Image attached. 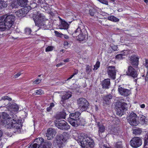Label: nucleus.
<instances>
[{
	"instance_id": "obj_1",
	"label": "nucleus",
	"mask_w": 148,
	"mask_h": 148,
	"mask_svg": "<svg viewBox=\"0 0 148 148\" xmlns=\"http://www.w3.org/2000/svg\"><path fill=\"white\" fill-rule=\"evenodd\" d=\"M15 16L12 14L5 15L0 17V31L7 32L5 33L6 35L11 34V31L10 29L14 24Z\"/></svg>"
},
{
	"instance_id": "obj_2",
	"label": "nucleus",
	"mask_w": 148,
	"mask_h": 148,
	"mask_svg": "<svg viewBox=\"0 0 148 148\" xmlns=\"http://www.w3.org/2000/svg\"><path fill=\"white\" fill-rule=\"evenodd\" d=\"M2 115L3 119L2 122L5 125V127L7 129H12L14 133L19 132L20 131L21 127L20 124L10 119V116L6 112H3Z\"/></svg>"
},
{
	"instance_id": "obj_3",
	"label": "nucleus",
	"mask_w": 148,
	"mask_h": 148,
	"mask_svg": "<svg viewBox=\"0 0 148 148\" xmlns=\"http://www.w3.org/2000/svg\"><path fill=\"white\" fill-rule=\"evenodd\" d=\"M125 101L124 99H121L116 103V112L117 115L120 116L123 115L124 112L126 110L127 104L125 103Z\"/></svg>"
},
{
	"instance_id": "obj_4",
	"label": "nucleus",
	"mask_w": 148,
	"mask_h": 148,
	"mask_svg": "<svg viewBox=\"0 0 148 148\" xmlns=\"http://www.w3.org/2000/svg\"><path fill=\"white\" fill-rule=\"evenodd\" d=\"M77 103L79 109L82 112L86 111L89 108V103L85 98L80 97L77 100Z\"/></svg>"
},
{
	"instance_id": "obj_5",
	"label": "nucleus",
	"mask_w": 148,
	"mask_h": 148,
	"mask_svg": "<svg viewBox=\"0 0 148 148\" xmlns=\"http://www.w3.org/2000/svg\"><path fill=\"white\" fill-rule=\"evenodd\" d=\"M137 115L133 112L129 113L127 115L126 119L127 122L131 125L134 126H137L138 123L136 121Z\"/></svg>"
},
{
	"instance_id": "obj_6",
	"label": "nucleus",
	"mask_w": 148,
	"mask_h": 148,
	"mask_svg": "<svg viewBox=\"0 0 148 148\" xmlns=\"http://www.w3.org/2000/svg\"><path fill=\"white\" fill-rule=\"evenodd\" d=\"M54 123L56 127L62 130H67L70 128L69 125L64 120L58 119L55 121Z\"/></svg>"
},
{
	"instance_id": "obj_7",
	"label": "nucleus",
	"mask_w": 148,
	"mask_h": 148,
	"mask_svg": "<svg viewBox=\"0 0 148 148\" xmlns=\"http://www.w3.org/2000/svg\"><path fill=\"white\" fill-rule=\"evenodd\" d=\"M38 14L33 16V19L36 25H37L40 27H43L42 28H45L46 29V25L45 24V22L43 19V18L42 17L41 15Z\"/></svg>"
},
{
	"instance_id": "obj_8",
	"label": "nucleus",
	"mask_w": 148,
	"mask_h": 148,
	"mask_svg": "<svg viewBox=\"0 0 148 148\" xmlns=\"http://www.w3.org/2000/svg\"><path fill=\"white\" fill-rule=\"evenodd\" d=\"M126 75L128 76L131 77L134 79L137 78L138 75L137 71L131 65L129 66L127 69L126 72Z\"/></svg>"
},
{
	"instance_id": "obj_9",
	"label": "nucleus",
	"mask_w": 148,
	"mask_h": 148,
	"mask_svg": "<svg viewBox=\"0 0 148 148\" xmlns=\"http://www.w3.org/2000/svg\"><path fill=\"white\" fill-rule=\"evenodd\" d=\"M80 115V113L78 112H76L69 114V118L68 119V121L72 126L73 124L78 119Z\"/></svg>"
},
{
	"instance_id": "obj_10",
	"label": "nucleus",
	"mask_w": 148,
	"mask_h": 148,
	"mask_svg": "<svg viewBox=\"0 0 148 148\" xmlns=\"http://www.w3.org/2000/svg\"><path fill=\"white\" fill-rule=\"evenodd\" d=\"M142 140L139 137H134L130 141L131 145L133 147L136 148L142 144Z\"/></svg>"
},
{
	"instance_id": "obj_11",
	"label": "nucleus",
	"mask_w": 148,
	"mask_h": 148,
	"mask_svg": "<svg viewBox=\"0 0 148 148\" xmlns=\"http://www.w3.org/2000/svg\"><path fill=\"white\" fill-rule=\"evenodd\" d=\"M107 72L109 77L113 79H115L116 70L115 66H111L108 67Z\"/></svg>"
},
{
	"instance_id": "obj_12",
	"label": "nucleus",
	"mask_w": 148,
	"mask_h": 148,
	"mask_svg": "<svg viewBox=\"0 0 148 148\" xmlns=\"http://www.w3.org/2000/svg\"><path fill=\"white\" fill-rule=\"evenodd\" d=\"M56 132V130L52 128H49L46 133V136L48 140H51L55 136Z\"/></svg>"
},
{
	"instance_id": "obj_13",
	"label": "nucleus",
	"mask_w": 148,
	"mask_h": 148,
	"mask_svg": "<svg viewBox=\"0 0 148 148\" xmlns=\"http://www.w3.org/2000/svg\"><path fill=\"white\" fill-rule=\"evenodd\" d=\"M112 97V95L111 94H109L104 96L103 100V105L104 106H106L110 104Z\"/></svg>"
},
{
	"instance_id": "obj_14",
	"label": "nucleus",
	"mask_w": 148,
	"mask_h": 148,
	"mask_svg": "<svg viewBox=\"0 0 148 148\" xmlns=\"http://www.w3.org/2000/svg\"><path fill=\"white\" fill-rule=\"evenodd\" d=\"M118 91L120 94L123 96H127L130 94V90L123 87L119 86Z\"/></svg>"
},
{
	"instance_id": "obj_15",
	"label": "nucleus",
	"mask_w": 148,
	"mask_h": 148,
	"mask_svg": "<svg viewBox=\"0 0 148 148\" xmlns=\"http://www.w3.org/2000/svg\"><path fill=\"white\" fill-rule=\"evenodd\" d=\"M130 63L134 67H136L138 64V57L136 55H132L130 57Z\"/></svg>"
},
{
	"instance_id": "obj_16",
	"label": "nucleus",
	"mask_w": 148,
	"mask_h": 148,
	"mask_svg": "<svg viewBox=\"0 0 148 148\" xmlns=\"http://www.w3.org/2000/svg\"><path fill=\"white\" fill-rule=\"evenodd\" d=\"M94 141L90 138L86 137L85 139V143H84L85 147H83L84 148H88L90 147V148L92 147L93 146Z\"/></svg>"
},
{
	"instance_id": "obj_17",
	"label": "nucleus",
	"mask_w": 148,
	"mask_h": 148,
	"mask_svg": "<svg viewBox=\"0 0 148 148\" xmlns=\"http://www.w3.org/2000/svg\"><path fill=\"white\" fill-rule=\"evenodd\" d=\"M85 124V121L84 119L80 117L73 124L72 126L75 127H77L79 125L84 126Z\"/></svg>"
},
{
	"instance_id": "obj_18",
	"label": "nucleus",
	"mask_w": 148,
	"mask_h": 148,
	"mask_svg": "<svg viewBox=\"0 0 148 148\" xmlns=\"http://www.w3.org/2000/svg\"><path fill=\"white\" fill-rule=\"evenodd\" d=\"M7 106V107L9 108V110L11 112L14 111V112H16L18 111V106L15 103H9L8 104Z\"/></svg>"
},
{
	"instance_id": "obj_19",
	"label": "nucleus",
	"mask_w": 148,
	"mask_h": 148,
	"mask_svg": "<svg viewBox=\"0 0 148 148\" xmlns=\"http://www.w3.org/2000/svg\"><path fill=\"white\" fill-rule=\"evenodd\" d=\"M97 127L98 128V132L99 134L104 132L105 130V127L104 126L101 121L96 122Z\"/></svg>"
},
{
	"instance_id": "obj_20",
	"label": "nucleus",
	"mask_w": 148,
	"mask_h": 148,
	"mask_svg": "<svg viewBox=\"0 0 148 148\" xmlns=\"http://www.w3.org/2000/svg\"><path fill=\"white\" fill-rule=\"evenodd\" d=\"M110 85V79H105L101 83L102 88L104 89H108Z\"/></svg>"
},
{
	"instance_id": "obj_21",
	"label": "nucleus",
	"mask_w": 148,
	"mask_h": 148,
	"mask_svg": "<svg viewBox=\"0 0 148 148\" xmlns=\"http://www.w3.org/2000/svg\"><path fill=\"white\" fill-rule=\"evenodd\" d=\"M60 19L61 21V24L59 26V28L61 29H67L69 28V25L65 21L62 20L60 18Z\"/></svg>"
},
{
	"instance_id": "obj_22",
	"label": "nucleus",
	"mask_w": 148,
	"mask_h": 148,
	"mask_svg": "<svg viewBox=\"0 0 148 148\" xmlns=\"http://www.w3.org/2000/svg\"><path fill=\"white\" fill-rule=\"evenodd\" d=\"M68 136L66 132H64L62 134L57 136V139L60 141L65 142L68 139Z\"/></svg>"
},
{
	"instance_id": "obj_23",
	"label": "nucleus",
	"mask_w": 148,
	"mask_h": 148,
	"mask_svg": "<svg viewBox=\"0 0 148 148\" xmlns=\"http://www.w3.org/2000/svg\"><path fill=\"white\" fill-rule=\"evenodd\" d=\"M84 136L85 137V136L84 135V134H81V135L78 136V138L77 140L78 142L80 143L82 147H84L85 146L84 145L85 140H84L85 139Z\"/></svg>"
},
{
	"instance_id": "obj_24",
	"label": "nucleus",
	"mask_w": 148,
	"mask_h": 148,
	"mask_svg": "<svg viewBox=\"0 0 148 148\" xmlns=\"http://www.w3.org/2000/svg\"><path fill=\"white\" fill-rule=\"evenodd\" d=\"M44 139L43 138L40 137L36 139L34 141V143L39 146L42 145L44 143Z\"/></svg>"
},
{
	"instance_id": "obj_25",
	"label": "nucleus",
	"mask_w": 148,
	"mask_h": 148,
	"mask_svg": "<svg viewBox=\"0 0 148 148\" xmlns=\"http://www.w3.org/2000/svg\"><path fill=\"white\" fill-rule=\"evenodd\" d=\"M52 144L49 141L45 142L42 145L38 147V148H51Z\"/></svg>"
},
{
	"instance_id": "obj_26",
	"label": "nucleus",
	"mask_w": 148,
	"mask_h": 148,
	"mask_svg": "<svg viewBox=\"0 0 148 148\" xmlns=\"http://www.w3.org/2000/svg\"><path fill=\"white\" fill-rule=\"evenodd\" d=\"M66 110H63L62 111L60 112L57 116V117H59L60 119H65L66 115Z\"/></svg>"
},
{
	"instance_id": "obj_27",
	"label": "nucleus",
	"mask_w": 148,
	"mask_h": 148,
	"mask_svg": "<svg viewBox=\"0 0 148 148\" xmlns=\"http://www.w3.org/2000/svg\"><path fill=\"white\" fill-rule=\"evenodd\" d=\"M31 8L30 5H28L25 7L21 9V10L23 12V13L25 15L29 12L31 9Z\"/></svg>"
},
{
	"instance_id": "obj_28",
	"label": "nucleus",
	"mask_w": 148,
	"mask_h": 148,
	"mask_svg": "<svg viewBox=\"0 0 148 148\" xmlns=\"http://www.w3.org/2000/svg\"><path fill=\"white\" fill-rule=\"evenodd\" d=\"M71 96V92H66L62 97V99L64 100L67 99Z\"/></svg>"
},
{
	"instance_id": "obj_29",
	"label": "nucleus",
	"mask_w": 148,
	"mask_h": 148,
	"mask_svg": "<svg viewBox=\"0 0 148 148\" xmlns=\"http://www.w3.org/2000/svg\"><path fill=\"white\" fill-rule=\"evenodd\" d=\"M142 132V130L140 128L136 127L133 130V133L136 135H140Z\"/></svg>"
},
{
	"instance_id": "obj_30",
	"label": "nucleus",
	"mask_w": 148,
	"mask_h": 148,
	"mask_svg": "<svg viewBox=\"0 0 148 148\" xmlns=\"http://www.w3.org/2000/svg\"><path fill=\"white\" fill-rule=\"evenodd\" d=\"M19 5L21 7L26 5L27 2V0H17Z\"/></svg>"
},
{
	"instance_id": "obj_31",
	"label": "nucleus",
	"mask_w": 148,
	"mask_h": 148,
	"mask_svg": "<svg viewBox=\"0 0 148 148\" xmlns=\"http://www.w3.org/2000/svg\"><path fill=\"white\" fill-rule=\"evenodd\" d=\"M18 5H19V4H18V2L17 3L16 1L12 2L11 5L9 6V8L10 9H12L14 8H17Z\"/></svg>"
},
{
	"instance_id": "obj_32",
	"label": "nucleus",
	"mask_w": 148,
	"mask_h": 148,
	"mask_svg": "<svg viewBox=\"0 0 148 148\" xmlns=\"http://www.w3.org/2000/svg\"><path fill=\"white\" fill-rule=\"evenodd\" d=\"M108 20L114 22H118L119 20L118 18L113 16H108Z\"/></svg>"
},
{
	"instance_id": "obj_33",
	"label": "nucleus",
	"mask_w": 148,
	"mask_h": 148,
	"mask_svg": "<svg viewBox=\"0 0 148 148\" xmlns=\"http://www.w3.org/2000/svg\"><path fill=\"white\" fill-rule=\"evenodd\" d=\"M7 6V4L5 1L2 0H0V9L6 7Z\"/></svg>"
},
{
	"instance_id": "obj_34",
	"label": "nucleus",
	"mask_w": 148,
	"mask_h": 148,
	"mask_svg": "<svg viewBox=\"0 0 148 148\" xmlns=\"http://www.w3.org/2000/svg\"><path fill=\"white\" fill-rule=\"evenodd\" d=\"M16 13L18 17H24L25 16L21 9L18 10L16 12Z\"/></svg>"
},
{
	"instance_id": "obj_35",
	"label": "nucleus",
	"mask_w": 148,
	"mask_h": 148,
	"mask_svg": "<svg viewBox=\"0 0 148 148\" xmlns=\"http://www.w3.org/2000/svg\"><path fill=\"white\" fill-rule=\"evenodd\" d=\"M140 121L142 124H146L147 122V119H146V117L143 115L140 117Z\"/></svg>"
},
{
	"instance_id": "obj_36",
	"label": "nucleus",
	"mask_w": 148,
	"mask_h": 148,
	"mask_svg": "<svg viewBox=\"0 0 148 148\" xmlns=\"http://www.w3.org/2000/svg\"><path fill=\"white\" fill-rule=\"evenodd\" d=\"M86 36L83 35L82 34H80L78 36L77 39L80 41H82L86 40Z\"/></svg>"
},
{
	"instance_id": "obj_37",
	"label": "nucleus",
	"mask_w": 148,
	"mask_h": 148,
	"mask_svg": "<svg viewBox=\"0 0 148 148\" xmlns=\"http://www.w3.org/2000/svg\"><path fill=\"white\" fill-rule=\"evenodd\" d=\"M111 133L114 135H117L118 131L116 128L114 127H112L111 130Z\"/></svg>"
},
{
	"instance_id": "obj_38",
	"label": "nucleus",
	"mask_w": 148,
	"mask_h": 148,
	"mask_svg": "<svg viewBox=\"0 0 148 148\" xmlns=\"http://www.w3.org/2000/svg\"><path fill=\"white\" fill-rule=\"evenodd\" d=\"M81 32V29L80 27L78 26L77 29L74 31V33L73 34V35L74 36H76V35H77L79 33Z\"/></svg>"
},
{
	"instance_id": "obj_39",
	"label": "nucleus",
	"mask_w": 148,
	"mask_h": 148,
	"mask_svg": "<svg viewBox=\"0 0 148 148\" xmlns=\"http://www.w3.org/2000/svg\"><path fill=\"white\" fill-rule=\"evenodd\" d=\"M57 146L59 148H62L64 146V144L63 142L60 141L59 140H58Z\"/></svg>"
},
{
	"instance_id": "obj_40",
	"label": "nucleus",
	"mask_w": 148,
	"mask_h": 148,
	"mask_svg": "<svg viewBox=\"0 0 148 148\" xmlns=\"http://www.w3.org/2000/svg\"><path fill=\"white\" fill-rule=\"evenodd\" d=\"M125 55V54L123 53L119 54L116 56V58L118 59H122L123 58V56Z\"/></svg>"
},
{
	"instance_id": "obj_41",
	"label": "nucleus",
	"mask_w": 148,
	"mask_h": 148,
	"mask_svg": "<svg viewBox=\"0 0 148 148\" xmlns=\"http://www.w3.org/2000/svg\"><path fill=\"white\" fill-rule=\"evenodd\" d=\"M144 148H146V147H145L147 145H148V135H147V136H145L144 138Z\"/></svg>"
},
{
	"instance_id": "obj_42",
	"label": "nucleus",
	"mask_w": 148,
	"mask_h": 148,
	"mask_svg": "<svg viewBox=\"0 0 148 148\" xmlns=\"http://www.w3.org/2000/svg\"><path fill=\"white\" fill-rule=\"evenodd\" d=\"M115 148H122V144L121 143L118 142L116 143L115 146Z\"/></svg>"
},
{
	"instance_id": "obj_43",
	"label": "nucleus",
	"mask_w": 148,
	"mask_h": 148,
	"mask_svg": "<svg viewBox=\"0 0 148 148\" xmlns=\"http://www.w3.org/2000/svg\"><path fill=\"white\" fill-rule=\"evenodd\" d=\"M100 64V62L99 61H97L96 64L94 66V68L93 70H96L99 67Z\"/></svg>"
},
{
	"instance_id": "obj_44",
	"label": "nucleus",
	"mask_w": 148,
	"mask_h": 148,
	"mask_svg": "<svg viewBox=\"0 0 148 148\" xmlns=\"http://www.w3.org/2000/svg\"><path fill=\"white\" fill-rule=\"evenodd\" d=\"M10 116H10V119L13 121H14L16 122V121L17 120V119H16V115L15 114H11Z\"/></svg>"
},
{
	"instance_id": "obj_45",
	"label": "nucleus",
	"mask_w": 148,
	"mask_h": 148,
	"mask_svg": "<svg viewBox=\"0 0 148 148\" xmlns=\"http://www.w3.org/2000/svg\"><path fill=\"white\" fill-rule=\"evenodd\" d=\"M74 71V73H73V74L72 75L69 77L67 79V80H69V79H70L72 78L75 75H77V73H78V70H77L76 69H75Z\"/></svg>"
},
{
	"instance_id": "obj_46",
	"label": "nucleus",
	"mask_w": 148,
	"mask_h": 148,
	"mask_svg": "<svg viewBox=\"0 0 148 148\" xmlns=\"http://www.w3.org/2000/svg\"><path fill=\"white\" fill-rule=\"evenodd\" d=\"M29 148H38V146L34 143L33 144H31L29 147Z\"/></svg>"
},
{
	"instance_id": "obj_47",
	"label": "nucleus",
	"mask_w": 148,
	"mask_h": 148,
	"mask_svg": "<svg viewBox=\"0 0 148 148\" xmlns=\"http://www.w3.org/2000/svg\"><path fill=\"white\" fill-rule=\"evenodd\" d=\"M31 32V30L29 28H27L25 29V33L27 34H30Z\"/></svg>"
},
{
	"instance_id": "obj_48",
	"label": "nucleus",
	"mask_w": 148,
	"mask_h": 148,
	"mask_svg": "<svg viewBox=\"0 0 148 148\" xmlns=\"http://www.w3.org/2000/svg\"><path fill=\"white\" fill-rule=\"evenodd\" d=\"M36 94L38 95H41L44 94L43 91L41 89H39L36 91L35 92Z\"/></svg>"
},
{
	"instance_id": "obj_49",
	"label": "nucleus",
	"mask_w": 148,
	"mask_h": 148,
	"mask_svg": "<svg viewBox=\"0 0 148 148\" xmlns=\"http://www.w3.org/2000/svg\"><path fill=\"white\" fill-rule=\"evenodd\" d=\"M53 47L52 46H49L46 48L45 51L46 52L52 51L53 49Z\"/></svg>"
},
{
	"instance_id": "obj_50",
	"label": "nucleus",
	"mask_w": 148,
	"mask_h": 148,
	"mask_svg": "<svg viewBox=\"0 0 148 148\" xmlns=\"http://www.w3.org/2000/svg\"><path fill=\"white\" fill-rule=\"evenodd\" d=\"M1 99L3 100H8L11 101L12 100V99L8 97L7 96H3L1 98Z\"/></svg>"
},
{
	"instance_id": "obj_51",
	"label": "nucleus",
	"mask_w": 148,
	"mask_h": 148,
	"mask_svg": "<svg viewBox=\"0 0 148 148\" xmlns=\"http://www.w3.org/2000/svg\"><path fill=\"white\" fill-rule=\"evenodd\" d=\"M95 10H94L93 9H90L89 10V13L90 14L91 16H94L95 12Z\"/></svg>"
},
{
	"instance_id": "obj_52",
	"label": "nucleus",
	"mask_w": 148,
	"mask_h": 148,
	"mask_svg": "<svg viewBox=\"0 0 148 148\" xmlns=\"http://www.w3.org/2000/svg\"><path fill=\"white\" fill-rule=\"evenodd\" d=\"M100 2L102 3L108 5V2L106 0H98Z\"/></svg>"
},
{
	"instance_id": "obj_53",
	"label": "nucleus",
	"mask_w": 148,
	"mask_h": 148,
	"mask_svg": "<svg viewBox=\"0 0 148 148\" xmlns=\"http://www.w3.org/2000/svg\"><path fill=\"white\" fill-rule=\"evenodd\" d=\"M41 80L42 79H36L34 81L33 83L34 84H38L41 82Z\"/></svg>"
},
{
	"instance_id": "obj_54",
	"label": "nucleus",
	"mask_w": 148,
	"mask_h": 148,
	"mask_svg": "<svg viewBox=\"0 0 148 148\" xmlns=\"http://www.w3.org/2000/svg\"><path fill=\"white\" fill-rule=\"evenodd\" d=\"M55 33L56 34V35L57 36H60L61 34L59 33L57 31H55Z\"/></svg>"
},
{
	"instance_id": "obj_55",
	"label": "nucleus",
	"mask_w": 148,
	"mask_h": 148,
	"mask_svg": "<svg viewBox=\"0 0 148 148\" xmlns=\"http://www.w3.org/2000/svg\"><path fill=\"white\" fill-rule=\"evenodd\" d=\"M66 100H64L62 99L60 102V103L63 106H64V101Z\"/></svg>"
},
{
	"instance_id": "obj_56",
	"label": "nucleus",
	"mask_w": 148,
	"mask_h": 148,
	"mask_svg": "<svg viewBox=\"0 0 148 148\" xmlns=\"http://www.w3.org/2000/svg\"><path fill=\"white\" fill-rule=\"evenodd\" d=\"M21 73H18L14 75V77L15 78H16L19 76L21 75Z\"/></svg>"
},
{
	"instance_id": "obj_57",
	"label": "nucleus",
	"mask_w": 148,
	"mask_h": 148,
	"mask_svg": "<svg viewBox=\"0 0 148 148\" xmlns=\"http://www.w3.org/2000/svg\"><path fill=\"white\" fill-rule=\"evenodd\" d=\"M112 48L114 51H116L117 50L118 47L117 46H112Z\"/></svg>"
},
{
	"instance_id": "obj_58",
	"label": "nucleus",
	"mask_w": 148,
	"mask_h": 148,
	"mask_svg": "<svg viewBox=\"0 0 148 148\" xmlns=\"http://www.w3.org/2000/svg\"><path fill=\"white\" fill-rule=\"evenodd\" d=\"M145 65L146 67H148V60H146L145 63Z\"/></svg>"
},
{
	"instance_id": "obj_59",
	"label": "nucleus",
	"mask_w": 148,
	"mask_h": 148,
	"mask_svg": "<svg viewBox=\"0 0 148 148\" xmlns=\"http://www.w3.org/2000/svg\"><path fill=\"white\" fill-rule=\"evenodd\" d=\"M52 109V108H51L50 106L47 107V112L50 111Z\"/></svg>"
},
{
	"instance_id": "obj_60",
	"label": "nucleus",
	"mask_w": 148,
	"mask_h": 148,
	"mask_svg": "<svg viewBox=\"0 0 148 148\" xmlns=\"http://www.w3.org/2000/svg\"><path fill=\"white\" fill-rule=\"evenodd\" d=\"M63 61L65 62H68L69 61V59L68 58H67V59H66L63 60Z\"/></svg>"
},
{
	"instance_id": "obj_61",
	"label": "nucleus",
	"mask_w": 148,
	"mask_h": 148,
	"mask_svg": "<svg viewBox=\"0 0 148 148\" xmlns=\"http://www.w3.org/2000/svg\"><path fill=\"white\" fill-rule=\"evenodd\" d=\"M148 79V72H147V74L146 75L145 80L146 81H147Z\"/></svg>"
},
{
	"instance_id": "obj_62",
	"label": "nucleus",
	"mask_w": 148,
	"mask_h": 148,
	"mask_svg": "<svg viewBox=\"0 0 148 148\" xmlns=\"http://www.w3.org/2000/svg\"><path fill=\"white\" fill-rule=\"evenodd\" d=\"M140 107L142 108H144L145 107V105L144 104H142L140 105Z\"/></svg>"
},
{
	"instance_id": "obj_63",
	"label": "nucleus",
	"mask_w": 148,
	"mask_h": 148,
	"mask_svg": "<svg viewBox=\"0 0 148 148\" xmlns=\"http://www.w3.org/2000/svg\"><path fill=\"white\" fill-rule=\"evenodd\" d=\"M3 135V132L2 131L0 130V139L1 140V137Z\"/></svg>"
},
{
	"instance_id": "obj_64",
	"label": "nucleus",
	"mask_w": 148,
	"mask_h": 148,
	"mask_svg": "<svg viewBox=\"0 0 148 148\" xmlns=\"http://www.w3.org/2000/svg\"><path fill=\"white\" fill-rule=\"evenodd\" d=\"M54 106V104L53 103H51L50 104V106L52 108V107Z\"/></svg>"
}]
</instances>
